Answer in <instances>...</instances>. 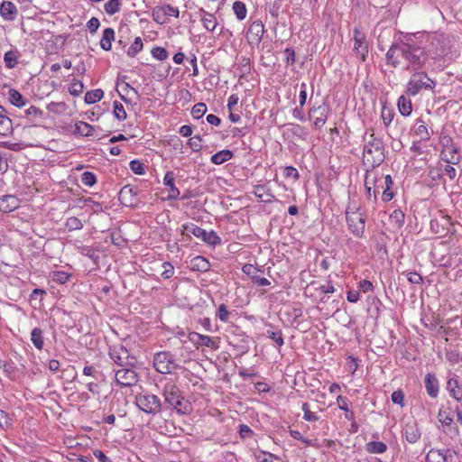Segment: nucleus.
I'll list each match as a JSON object with an SVG mask.
<instances>
[{"instance_id": "nucleus-1", "label": "nucleus", "mask_w": 462, "mask_h": 462, "mask_svg": "<svg viewBox=\"0 0 462 462\" xmlns=\"http://www.w3.org/2000/svg\"><path fill=\"white\" fill-rule=\"evenodd\" d=\"M428 60L425 48L409 34L393 42L385 54L388 65L396 69L402 64V69L409 72L423 69Z\"/></svg>"}, {"instance_id": "nucleus-2", "label": "nucleus", "mask_w": 462, "mask_h": 462, "mask_svg": "<svg viewBox=\"0 0 462 462\" xmlns=\"http://www.w3.org/2000/svg\"><path fill=\"white\" fill-rule=\"evenodd\" d=\"M371 139L365 143L364 147L363 162L368 165L371 170L380 166L384 159V143L380 137H376L372 132L370 134Z\"/></svg>"}, {"instance_id": "nucleus-3", "label": "nucleus", "mask_w": 462, "mask_h": 462, "mask_svg": "<svg viewBox=\"0 0 462 462\" xmlns=\"http://www.w3.org/2000/svg\"><path fill=\"white\" fill-rule=\"evenodd\" d=\"M164 402L179 414H187L191 411V404L185 400L180 389L172 383H167L163 388Z\"/></svg>"}, {"instance_id": "nucleus-4", "label": "nucleus", "mask_w": 462, "mask_h": 462, "mask_svg": "<svg viewBox=\"0 0 462 462\" xmlns=\"http://www.w3.org/2000/svg\"><path fill=\"white\" fill-rule=\"evenodd\" d=\"M411 76L406 85V94L409 96H416L421 90H433L437 82L431 79L423 69L413 70Z\"/></svg>"}, {"instance_id": "nucleus-5", "label": "nucleus", "mask_w": 462, "mask_h": 462, "mask_svg": "<svg viewBox=\"0 0 462 462\" xmlns=\"http://www.w3.org/2000/svg\"><path fill=\"white\" fill-rule=\"evenodd\" d=\"M135 404L142 411L147 414H157L162 409L160 398L147 392L135 395Z\"/></svg>"}, {"instance_id": "nucleus-6", "label": "nucleus", "mask_w": 462, "mask_h": 462, "mask_svg": "<svg viewBox=\"0 0 462 462\" xmlns=\"http://www.w3.org/2000/svg\"><path fill=\"white\" fill-rule=\"evenodd\" d=\"M359 208L356 212L350 214L349 208L346 210V219L348 230L357 238H362L365 236V217L358 213Z\"/></svg>"}, {"instance_id": "nucleus-7", "label": "nucleus", "mask_w": 462, "mask_h": 462, "mask_svg": "<svg viewBox=\"0 0 462 462\" xmlns=\"http://www.w3.org/2000/svg\"><path fill=\"white\" fill-rule=\"evenodd\" d=\"M115 379L118 385L122 387H132L138 382V374L133 369V366H125L115 370Z\"/></svg>"}, {"instance_id": "nucleus-8", "label": "nucleus", "mask_w": 462, "mask_h": 462, "mask_svg": "<svg viewBox=\"0 0 462 462\" xmlns=\"http://www.w3.org/2000/svg\"><path fill=\"white\" fill-rule=\"evenodd\" d=\"M109 356L120 367L134 365V357L130 356L128 350L121 344L110 346Z\"/></svg>"}, {"instance_id": "nucleus-9", "label": "nucleus", "mask_w": 462, "mask_h": 462, "mask_svg": "<svg viewBox=\"0 0 462 462\" xmlns=\"http://www.w3.org/2000/svg\"><path fill=\"white\" fill-rule=\"evenodd\" d=\"M329 111L330 106L326 102H323L319 106L314 105L309 110V118L313 120V125L316 129H320L324 126L328 120Z\"/></svg>"}, {"instance_id": "nucleus-10", "label": "nucleus", "mask_w": 462, "mask_h": 462, "mask_svg": "<svg viewBox=\"0 0 462 462\" xmlns=\"http://www.w3.org/2000/svg\"><path fill=\"white\" fill-rule=\"evenodd\" d=\"M153 366L161 374H171L175 369L176 364L169 352H159L154 355Z\"/></svg>"}, {"instance_id": "nucleus-11", "label": "nucleus", "mask_w": 462, "mask_h": 462, "mask_svg": "<svg viewBox=\"0 0 462 462\" xmlns=\"http://www.w3.org/2000/svg\"><path fill=\"white\" fill-rule=\"evenodd\" d=\"M179 14L178 8L171 5H163L153 8L152 18L157 23L164 24L168 23L169 17H178Z\"/></svg>"}, {"instance_id": "nucleus-12", "label": "nucleus", "mask_w": 462, "mask_h": 462, "mask_svg": "<svg viewBox=\"0 0 462 462\" xmlns=\"http://www.w3.org/2000/svg\"><path fill=\"white\" fill-rule=\"evenodd\" d=\"M264 32V25L262 21L257 20L253 22L247 30L246 39L251 45H259L262 42Z\"/></svg>"}, {"instance_id": "nucleus-13", "label": "nucleus", "mask_w": 462, "mask_h": 462, "mask_svg": "<svg viewBox=\"0 0 462 462\" xmlns=\"http://www.w3.org/2000/svg\"><path fill=\"white\" fill-rule=\"evenodd\" d=\"M242 271L251 278L254 283L257 284L258 286H268L271 283L266 278L258 275V273L261 272V270L253 264L245 263L242 267Z\"/></svg>"}, {"instance_id": "nucleus-14", "label": "nucleus", "mask_w": 462, "mask_h": 462, "mask_svg": "<svg viewBox=\"0 0 462 462\" xmlns=\"http://www.w3.org/2000/svg\"><path fill=\"white\" fill-rule=\"evenodd\" d=\"M20 206V199L14 195H3L0 197V212L10 213Z\"/></svg>"}, {"instance_id": "nucleus-15", "label": "nucleus", "mask_w": 462, "mask_h": 462, "mask_svg": "<svg viewBox=\"0 0 462 462\" xmlns=\"http://www.w3.org/2000/svg\"><path fill=\"white\" fill-rule=\"evenodd\" d=\"M402 434L406 440L411 444L416 443L421 436L419 426L415 421L407 423L402 430Z\"/></svg>"}, {"instance_id": "nucleus-16", "label": "nucleus", "mask_w": 462, "mask_h": 462, "mask_svg": "<svg viewBox=\"0 0 462 462\" xmlns=\"http://www.w3.org/2000/svg\"><path fill=\"white\" fill-rule=\"evenodd\" d=\"M163 184L168 192V199H176L180 196V190L174 185V174L171 171H167L163 178Z\"/></svg>"}, {"instance_id": "nucleus-17", "label": "nucleus", "mask_w": 462, "mask_h": 462, "mask_svg": "<svg viewBox=\"0 0 462 462\" xmlns=\"http://www.w3.org/2000/svg\"><path fill=\"white\" fill-rule=\"evenodd\" d=\"M440 157L444 162L449 164H457L460 161V155L456 146L442 148Z\"/></svg>"}, {"instance_id": "nucleus-18", "label": "nucleus", "mask_w": 462, "mask_h": 462, "mask_svg": "<svg viewBox=\"0 0 462 462\" xmlns=\"http://www.w3.org/2000/svg\"><path fill=\"white\" fill-rule=\"evenodd\" d=\"M425 388L427 393L431 398H436L439 395V383L437 377L432 374H427L425 376Z\"/></svg>"}, {"instance_id": "nucleus-19", "label": "nucleus", "mask_w": 462, "mask_h": 462, "mask_svg": "<svg viewBox=\"0 0 462 462\" xmlns=\"http://www.w3.org/2000/svg\"><path fill=\"white\" fill-rule=\"evenodd\" d=\"M0 14L5 21H14L17 14V8L14 3L5 1L0 6Z\"/></svg>"}, {"instance_id": "nucleus-20", "label": "nucleus", "mask_w": 462, "mask_h": 462, "mask_svg": "<svg viewBox=\"0 0 462 462\" xmlns=\"http://www.w3.org/2000/svg\"><path fill=\"white\" fill-rule=\"evenodd\" d=\"M254 194L259 201L271 203L274 200V196L269 192L264 185H256L254 188Z\"/></svg>"}, {"instance_id": "nucleus-21", "label": "nucleus", "mask_w": 462, "mask_h": 462, "mask_svg": "<svg viewBox=\"0 0 462 462\" xmlns=\"http://www.w3.org/2000/svg\"><path fill=\"white\" fill-rule=\"evenodd\" d=\"M115 40V31L112 28H106L103 31V35L100 41V47L104 51H110L112 48V42Z\"/></svg>"}, {"instance_id": "nucleus-22", "label": "nucleus", "mask_w": 462, "mask_h": 462, "mask_svg": "<svg viewBox=\"0 0 462 462\" xmlns=\"http://www.w3.org/2000/svg\"><path fill=\"white\" fill-rule=\"evenodd\" d=\"M397 106L399 112L403 116H409L412 111V104L409 97L405 96H401L397 101Z\"/></svg>"}, {"instance_id": "nucleus-23", "label": "nucleus", "mask_w": 462, "mask_h": 462, "mask_svg": "<svg viewBox=\"0 0 462 462\" xmlns=\"http://www.w3.org/2000/svg\"><path fill=\"white\" fill-rule=\"evenodd\" d=\"M234 153L231 150L224 149L213 154L210 158L212 163L220 165L232 159Z\"/></svg>"}, {"instance_id": "nucleus-24", "label": "nucleus", "mask_w": 462, "mask_h": 462, "mask_svg": "<svg viewBox=\"0 0 462 462\" xmlns=\"http://www.w3.org/2000/svg\"><path fill=\"white\" fill-rule=\"evenodd\" d=\"M288 130L291 132L292 136L301 141H306L309 136L308 130L299 124H288Z\"/></svg>"}, {"instance_id": "nucleus-25", "label": "nucleus", "mask_w": 462, "mask_h": 462, "mask_svg": "<svg viewBox=\"0 0 462 462\" xmlns=\"http://www.w3.org/2000/svg\"><path fill=\"white\" fill-rule=\"evenodd\" d=\"M384 184L385 187L380 186L381 189H383V194H382V199L384 202H388L392 200L394 197V193L391 190L392 187L393 186V180L391 177V175H386L384 177Z\"/></svg>"}, {"instance_id": "nucleus-26", "label": "nucleus", "mask_w": 462, "mask_h": 462, "mask_svg": "<svg viewBox=\"0 0 462 462\" xmlns=\"http://www.w3.org/2000/svg\"><path fill=\"white\" fill-rule=\"evenodd\" d=\"M20 53L17 50H10L4 55L5 65L7 69H14L18 64Z\"/></svg>"}, {"instance_id": "nucleus-27", "label": "nucleus", "mask_w": 462, "mask_h": 462, "mask_svg": "<svg viewBox=\"0 0 462 462\" xmlns=\"http://www.w3.org/2000/svg\"><path fill=\"white\" fill-rule=\"evenodd\" d=\"M221 237L213 230L207 231L204 229V244L215 248L217 245H221Z\"/></svg>"}, {"instance_id": "nucleus-28", "label": "nucleus", "mask_w": 462, "mask_h": 462, "mask_svg": "<svg viewBox=\"0 0 462 462\" xmlns=\"http://www.w3.org/2000/svg\"><path fill=\"white\" fill-rule=\"evenodd\" d=\"M31 341L38 350H42L44 346L43 331L40 328H34L31 332Z\"/></svg>"}, {"instance_id": "nucleus-29", "label": "nucleus", "mask_w": 462, "mask_h": 462, "mask_svg": "<svg viewBox=\"0 0 462 462\" xmlns=\"http://www.w3.org/2000/svg\"><path fill=\"white\" fill-rule=\"evenodd\" d=\"M74 133L81 136H92L94 134V127L88 123L79 121L75 124Z\"/></svg>"}, {"instance_id": "nucleus-30", "label": "nucleus", "mask_w": 462, "mask_h": 462, "mask_svg": "<svg viewBox=\"0 0 462 462\" xmlns=\"http://www.w3.org/2000/svg\"><path fill=\"white\" fill-rule=\"evenodd\" d=\"M268 327L269 328L266 330L267 337L279 346H282L284 344L282 330L274 328L272 324H269Z\"/></svg>"}, {"instance_id": "nucleus-31", "label": "nucleus", "mask_w": 462, "mask_h": 462, "mask_svg": "<svg viewBox=\"0 0 462 462\" xmlns=\"http://www.w3.org/2000/svg\"><path fill=\"white\" fill-rule=\"evenodd\" d=\"M24 114L32 124H34L43 118V112L34 106H31L29 108H27L24 111Z\"/></svg>"}, {"instance_id": "nucleus-32", "label": "nucleus", "mask_w": 462, "mask_h": 462, "mask_svg": "<svg viewBox=\"0 0 462 462\" xmlns=\"http://www.w3.org/2000/svg\"><path fill=\"white\" fill-rule=\"evenodd\" d=\"M365 449L371 454H382L387 450V446L381 441H370L366 444Z\"/></svg>"}, {"instance_id": "nucleus-33", "label": "nucleus", "mask_w": 462, "mask_h": 462, "mask_svg": "<svg viewBox=\"0 0 462 462\" xmlns=\"http://www.w3.org/2000/svg\"><path fill=\"white\" fill-rule=\"evenodd\" d=\"M415 134L420 136L422 141L430 140V134L424 121L421 118H418L416 120Z\"/></svg>"}, {"instance_id": "nucleus-34", "label": "nucleus", "mask_w": 462, "mask_h": 462, "mask_svg": "<svg viewBox=\"0 0 462 462\" xmlns=\"http://www.w3.org/2000/svg\"><path fill=\"white\" fill-rule=\"evenodd\" d=\"M104 91L100 88L88 91L85 95V102L88 105L95 104L102 99Z\"/></svg>"}, {"instance_id": "nucleus-35", "label": "nucleus", "mask_w": 462, "mask_h": 462, "mask_svg": "<svg viewBox=\"0 0 462 462\" xmlns=\"http://www.w3.org/2000/svg\"><path fill=\"white\" fill-rule=\"evenodd\" d=\"M354 51L357 55L360 56L362 60H365L366 58V55L368 53V46L366 43L365 39V40H358L356 39L355 45H354Z\"/></svg>"}, {"instance_id": "nucleus-36", "label": "nucleus", "mask_w": 462, "mask_h": 462, "mask_svg": "<svg viewBox=\"0 0 462 462\" xmlns=\"http://www.w3.org/2000/svg\"><path fill=\"white\" fill-rule=\"evenodd\" d=\"M368 172H369V171L367 170L366 171L365 180V190H366V197H367L368 199H371V198L373 196L374 197V201L376 202V200H377V193L379 192L380 185L376 184V182H377L376 180H374L373 182L374 183V189L372 191V188L369 186V181H368Z\"/></svg>"}, {"instance_id": "nucleus-37", "label": "nucleus", "mask_w": 462, "mask_h": 462, "mask_svg": "<svg viewBox=\"0 0 462 462\" xmlns=\"http://www.w3.org/2000/svg\"><path fill=\"white\" fill-rule=\"evenodd\" d=\"M217 23L216 17L204 11V28L209 32H214L217 30Z\"/></svg>"}, {"instance_id": "nucleus-38", "label": "nucleus", "mask_w": 462, "mask_h": 462, "mask_svg": "<svg viewBox=\"0 0 462 462\" xmlns=\"http://www.w3.org/2000/svg\"><path fill=\"white\" fill-rule=\"evenodd\" d=\"M233 11L239 21H243L247 14V9L245 3L241 1H236L233 4Z\"/></svg>"}, {"instance_id": "nucleus-39", "label": "nucleus", "mask_w": 462, "mask_h": 462, "mask_svg": "<svg viewBox=\"0 0 462 462\" xmlns=\"http://www.w3.org/2000/svg\"><path fill=\"white\" fill-rule=\"evenodd\" d=\"M426 462H446L443 457L442 449L431 448L426 455Z\"/></svg>"}, {"instance_id": "nucleus-40", "label": "nucleus", "mask_w": 462, "mask_h": 462, "mask_svg": "<svg viewBox=\"0 0 462 462\" xmlns=\"http://www.w3.org/2000/svg\"><path fill=\"white\" fill-rule=\"evenodd\" d=\"M405 215L401 209H394L390 215L391 222L393 223L397 228L402 227L404 225Z\"/></svg>"}, {"instance_id": "nucleus-41", "label": "nucleus", "mask_w": 462, "mask_h": 462, "mask_svg": "<svg viewBox=\"0 0 462 462\" xmlns=\"http://www.w3.org/2000/svg\"><path fill=\"white\" fill-rule=\"evenodd\" d=\"M121 5V0H108L104 5V10L107 14L113 15L120 11Z\"/></svg>"}, {"instance_id": "nucleus-42", "label": "nucleus", "mask_w": 462, "mask_h": 462, "mask_svg": "<svg viewBox=\"0 0 462 462\" xmlns=\"http://www.w3.org/2000/svg\"><path fill=\"white\" fill-rule=\"evenodd\" d=\"M9 100L12 105L17 107H23L26 103L23 95L14 89L9 91Z\"/></svg>"}, {"instance_id": "nucleus-43", "label": "nucleus", "mask_w": 462, "mask_h": 462, "mask_svg": "<svg viewBox=\"0 0 462 462\" xmlns=\"http://www.w3.org/2000/svg\"><path fill=\"white\" fill-rule=\"evenodd\" d=\"M78 251H79V253L80 254H82L83 256L88 257L89 259H91L95 263H97L98 258H99V256L97 254L96 250L94 248H92L91 246L81 245V246L78 247Z\"/></svg>"}, {"instance_id": "nucleus-44", "label": "nucleus", "mask_w": 462, "mask_h": 462, "mask_svg": "<svg viewBox=\"0 0 462 462\" xmlns=\"http://www.w3.org/2000/svg\"><path fill=\"white\" fill-rule=\"evenodd\" d=\"M84 91V84L79 79H73L69 86V92L74 97H79Z\"/></svg>"}, {"instance_id": "nucleus-45", "label": "nucleus", "mask_w": 462, "mask_h": 462, "mask_svg": "<svg viewBox=\"0 0 462 462\" xmlns=\"http://www.w3.org/2000/svg\"><path fill=\"white\" fill-rule=\"evenodd\" d=\"M51 278L59 284H64L69 280L70 273L63 271H54L51 273Z\"/></svg>"}, {"instance_id": "nucleus-46", "label": "nucleus", "mask_w": 462, "mask_h": 462, "mask_svg": "<svg viewBox=\"0 0 462 462\" xmlns=\"http://www.w3.org/2000/svg\"><path fill=\"white\" fill-rule=\"evenodd\" d=\"M12 128V121L5 115V112L0 114V134L6 135Z\"/></svg>"}, {"instance_id": "nucleus-47", "label": "nucleus", "mask_w": 462, "mask_h": 462, "mask_svg": "<svg viewBox=\"0 0 462 462\" xmlns=\"http://www.w3.org/2000/svg\"><path fill=\"white\" fill-rule=\"evenodd\" d=\"M65 226L69 231H75L82 229L84 225L79 218L76 217H70L67 218Z\"/></svg>"}, {"instance_id": "nucleus-48", "label": "nucleus", "mask_w": 462, "mask_h": 462, "mask_svg": "<svg viewBox=\"0 0 462 462\" xmlns=\"http://www.w3.org/2000/svg\"><path fill=\"white\" fill-rule=\"evenodd\" d=\"M113 107H114V116L116 119H118L119 121H124L126 119L127 114L125 110L124 106L120 102L114 101Z\"/></svg>"}, {"instance_id": "nucleus-49", "label": "nucleus", "mask_w": 462, "mask_h": 462, "mask_svg": "<svg viewBox=\"0 0 462 462\" xmlns=\"http://www.w3.org/2000/svg\"><path fill=\"white\" fill-rule=\"evenodd\" d=\"M143 42L140 37H136L134 42L127 50V55L129 57H134L137 53H139L143 50Z\"/></svg>"}, {"instance_id": "nucleus-50", "label": "nucleus", "mask_w": 462, "mask_h": 462, "mask_svg": "<svg viewBox=\"0 0 462 462\" xmlns=\"http://www.w3.org/2000/svg\"><path fill=\"white\" fill-rule=\"evenodd\" d=\"M184 231L187 236H194L198 238L202 237V228L193 223L184 226Z\"/></svg>"}, {"instance_id": "nucleus-51", "label": "nucleus", "mask_w": 462, "mask_h": 462, "mask_svg": "<svg viewBox=\"0 0 462 462\" xmlns=\"http://www.w3.org/2000/svg\"><path fill=\"white\" fill-rule=\"evenodd\" d=\"M81 182L87 187H93L97 183V176L94 172L84 171L81 175Z\"/></svg>"}, {"instance_id": "nucleus-52", "label": "nucleus", "mask_w": 462, "mask_h": 462, "mask_svg": "<svg viewBox=\"0 0 462 462\" xmlns=\"http://www.w3.org/2000/svg\"><path fill=\"white\" fill-rule=\"evenodd\" d=\"M438 418L442 425L449 426L453 422V417L450 412L443 408L439 411Z\"/></svg>"}, {"instance_id": "nucleus-53", "label": "nucleus", "mask_w": 462, "mask_h": 462, "mask_svg": "<svg viewBox=\"0 0 462 462\" xmlns=\"http://www.w3.org/2000/svg\"><path fill=\"white\" fill-rule=\"evenodd\" d=\"M301 409L304 412L303 419L307 421H317L319 417L316 413L310 411V405L308 402H303L301 405Z\"/></svg>"}, {"instance_id": "nucleus-54", "label": "nucleus", "mask_w": 462, "mask_h": 462, "mask_svg": "<svg viewBox=\"0 0 462 462\" xmlns=\"http://www.w3.org/2000/svg\"><path fill=\"white\" fill-rule=\"evenodd\" d=\"M130 170L138 175H143L145 173L144 165L139 160H132L129 163Z\"/></svg>"}, {"instance_id": "nucleus-55", "label": "nucleus", "mask_w": 462, "mask_h": 462, "mask_svg": "<svg viewBox=\"0 0 462 462\" xmlns=\"http://www.w3.org/2000/svg\"><path fill=\"white\" fill-rule=\"evenodd\" d=\"M394 116V113L391 108H387L385 106H383L382 108V120L383 122V125L387 127L392 123Z\"/></svg>"}, {"instance_id": "nucleus-56", "label": "nucleus", "mask_w": 462, "mask_h": 462, "mask_svg": "<svg viewBox=\"0 0 462 462\" xmlns=\"http://www.w3.org/2000/svg\"><path fill=\"white\" fill-rule=\"evenodd\" d=\"M391 399L394 404H398L401 407L404 406V393L402 392V390L398 389L394 391L392 393Z\"/></svg>"}, {"instance_id": "nucleus-57", "label": "nucleus", "mask_w": 462, "mask_h": 462, "mask_svg": "<svg viewBox=\"0 0 462 462\" xmlns=\"http://www.w3.org/2000/svg\"><path fill=\"white\" fill-rule=\"evenodd\" d=\"M152 55L158 60H164L168 58V51L162 47H154L152 50Z\"/></svg>"}, {"instance_id": "nucleus-58", "label": "nucleus", "mask_w": 462, "mask_h": 462, "mask_svg": "<svg viewBox=\"0 0 462 462\" xmlns=\"http://www.w3.org/2000/svg\"><path fill=\"white\" fill-rule=\"evenodd\" d=\"M402 274H405L408 281L411 283V284H421L423 283V279L421 277V275L416 272H407V273H402Z\"/></svg>"}, {"instance_id": "nucleus-59", "label": "nucleus", "mask_w": 462, "mask_h": 462, "mask_svg": "<svg viewBox=\"0 0 462 462\" xmlns=\"http://www.w3.org/2000/svg\"><path fill=\"white\" fill-rule=\"evenodd\" d=\"M204 346L217 350L219 347V337L204 336Z\"/></svg>"}, {"instance_id": "nucleus-60", "label": "nucleus", "mask_w": 462, "mask_h": 462, "mask_svg": "<svg viewBox=\"0 0 462 462\" xmlns=\"http://www.w3.org/2000/svg\"><path fill=\"white\" fill-rule=\"evenodd\" d=\"M230 312L227 310L226 306L225 304H220L217 311V317L223 322H226L229 319Z\"/></svg>"}, {"instance_id": "nucleus-61", "label": "nucleus", "mask_w": 462, "mask_h": 462, "mask_svg": "<svg viewBox=\"0 0 462 462\" xmlns=\"http://www.w3.org/2000/svg\"><path fill=\"white\" fill-rule=\"evenodd\" d=\"M11 425H12V420L9 417V415L3 410H0V428L7 429Z\"/></svg>"}, {"instance_id": "nucleus-62", "label": "nucleus", "mask_w": 462, "mask_h": 462, "mask_svg": "<svg viewBox=\"0 0 462 462\" xmlns=\"http://www.w3.org/2000/svg\"><path fill=\"white\" fill-rule=\"evenodd\" d=\"M188 143L193 151L198 152L200 151V149L202 148V140L199 135L191 137Z\"/></svg>"}, {"instance_id": "nucleus-63", "label": "nucleus", "mask_w": 462, "mask_h": 462, "mask_svg": "<svg viewBox=\"0 0 462 462\" xmlns=\"http://www.w3.org/2000/svg\"><path fill=\"white\" fill-rule=\"evenodd\" d=\"M446 358L451 364H457L461 361L460 355L456 350H450L446 352Z\"/></svg>"}, {"instance_id": "nucleus-64", "label": "nucleus", "mask_w": 462, "mask_h": 462, "mask_svg": "<svg viewBox=\"0 0 462 462\" xmlns=\"http://www.w3.org/2000/svg\"><path fill=\"white\" fill-rule=\"evenodd\" d=\"M163 272L162 273V276L164 279H170L174 274V268L170 263H162Z\"/></svg>"}]
</instances>
